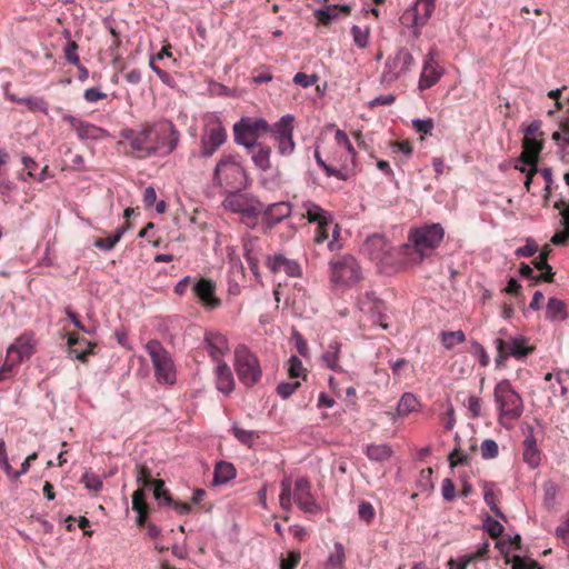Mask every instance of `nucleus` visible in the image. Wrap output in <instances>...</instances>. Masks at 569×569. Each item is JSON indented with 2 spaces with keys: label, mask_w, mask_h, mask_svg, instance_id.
I'll return each instance as SVG.
<instances>
[{
  "label": "nucleus",
  "mask_w": 569,
  "mask_h": 569,
  "mask_svg": "<svg viewBox=\"0 0 569 569\" xmlns=\"http://www.w3.org/2000/svg\"><path fill=\"white\" fill-rule=\"evenodd\" d=\"M143 124L153 147L154 156L166 157L176 150L180 140V132L171 120L161 118Z\"/></svg>",
  "instance_id": "nucleus-1"
},
{
  "label": "nucleus",
  "mask_w": 569,
  "mask_h": 569,
  "mask_svg": "<svg viewBox=\"0 0 569 569\" xmlns=\"http://www.w3.org/2000/svg\"><path fill=\"white\" fill-rule=\"evenodd\" d=\"M495 401L499 410V421L503 427H510L523 412V402L509 380L498 382L493 390Z\"/></svg>",
  "instance_id": "nucleus-2"
},
{
  "label": "nucleus",
  "mask_w": 569,
  "mask_h": 569,
  "mask_svg": "<svg viewBox=\"0 0 569 569\" xmlns=\"http://www.w3.org/2000/svg\"><path fill=\"white\" fill-rule=\"evenodd\" d=\"M445 237V229L440 223L423 224L411 229L408 241L420 259L430 257L440 246Z\"/></svg>",
  "instance_id": "nucleus-3"
},
{
  "label": "nucleus",
  "mask_w": 569,
  "mask_h": 569,
  "mask_svg": "<svg viewBox=\"0 0 569 569\" xmlns=\"http://www.w3.org/2000/svg\"><path fill=\"white\" fill-rule=\"evenodd\" d=\"M499 335L500 337L493 341L497 350V366L503 365L509 357L522 360L535 351V347L529 346L528 340L523 336H511L506 329H501Z\"/></svg>",
  "instance_id": "nucleus-4"
},
{
  "label": "nucleus",
  "mask_w": 569,
  "mask_h": 569,
  "mask_svg": "<svg viewBox=\"0 0 569 569\" xmlns=\"http://www.w3.org/2000/svg\"><path fill=\"white\" fill-rule=\"evenodd\" d=\"M329 279L335 286L351 287L361 279V268L349 253L335 256L329 261Z\"/></svg>",
  "instance_id": "nucleus-5"
},
{
  "label": "nucleus",
  "mask_w": 569,
  "mask_h": 569,
  "mask_svg": "<svg viewBox=\"0 0 569 569\" xmlns=\"http://www.w3.org/2000/svg\"><path fill=\"white\" fill-rule=\"evenodd\" d=\"M120 140L118 147L130 157L137 159H147L153 157L152 146L150 138L146 131L144 124H141L139 129H124L120 132Z\"/></svg>",
  "instance_id": "nucleus-6"
},
{
  "label": "nucleus",
  "mask_w": 569,
  "mask_h": 569,
  "mask_svg": "<svg viewBox=\"0 0 569 569\" xmlns=\"http://www.w3.org/2000/svg\"><path fill=\"white\" fill-rule=\"evenodd\" d=\"M234 369L239 380L247 387L258 383L262 376L257 356L246 345L234 349Z\"/></svg>",
  "instance_id": "nucleus-7"
},
{
  "label": "nucleus",
  "mask_w": 569,
  "mask_h": 569,
  "mask_svg": "<svg viewBox=\"0 0 569 569\" xmlns=\"http://www.w3.org/2000/svg\"><path fill=\"white\" fill-rule=\"evenodd\" d=\"M146 350L152 361L156 379L160 383L173 385L176 370L170 353L160 341L152 339L147 342Z\"/></svg>",
  "instance_id": "nucleus-8"
},
{
  "label": "nucleus",
  "mask_w": 569,
  "mask_h": 569,
  "mask_svg": "<svg viewBox=\"0 0 569 569\" xmlns=\"http://www.w3.org/2000/svg\"><path fill=\"white\" fill-rule=\"evenodd\" d=\"M213 179L220 186L239 189L244 186L246 172L234 157L224 156L216 166Z\"/></svg>",
  "instance_id": "nucleus-9"
},
{
  "label": "nucleus",
  "mask_w": 569,
  "mask_h": 569,
  "mask_svg": "<svg viewBox=\"0 0 569 569\" xmlns=\"http://www.w3.org/2000/svg\"><path fill=\"white\" fill-rule=\"evenodd\" d=\"M293 121L292 116H283L270 130L273 140L277 142L278 152L282 156H290L295 151Z\"/></svg>",
  "instance_id": "nucleus-10"
},
{
  "label": "nucleus",
  "mask_w": 569,
  "mask_h": 569,
  "mask_svg": "<svg viewBox=\"0 0 569 569\" xmlns=\"http://www.w3.org/2000/svg\"><path fill=\"white\" fill-rule=\"evenodd\" d=\"M415 64L412 54L405 48L399 49L390 56L385 64L383 78L386 81H393L406 74Z\"/></svg>",
  "instance_id": "nucleus-11"
},
{
  "label": "nucleus",
  "mask_w": 569,
  "mask_h": 569,
  "mask_svg": "<svg viewBox=\"0 0 569 569\" xmlns=\"http://www.w3.org/2000/svg\"><path fill=\"white\" fill-rule=\"evenodd\" d=\"M204 346L208 355L216 362H224L223 358L229 353L230 347L227 336L219 331H207L204 333Z\"/></svg>",
  "instance_id": "nucleus-12"
},
{
  "label": "nucleus",
  "mask_w": 569,
  "mask_h": 569,
  "mask_svg": "<svg viewBox=\"0 0 569 569\" xmlns=\"http://www.w3.org/2000/svg\"><path fill=\"white\" fill-rule=\"evenodd\" d=\"M293 500L305 512L315 513L319 510V506L311 493V483L307 478H299L296 480Z\"/></svg>",
  "instance_id": "nucleus-13"
},
{
  "label": "nucleus",
  "mask_w": 569,
  "mask_h": 569,
  "mask_svg": "<svg viewBox=\"0 0 569 569\" xmlns=\"http://www.w3.org/2000/svg\"><path fill=\"white\" fill-rule=\"evenodd\" d=\"M192 291L201 305L209 310L221 306V299L216 296V282L208 278H200L192 287Z\"/></svg>",
  "instance_id": "nucleus-14"
},
{
  "label": "nucleus",
  "mask_w": 569,
  "mask_h": 569,
  "mask_svg": "<svg viewBox=\"0 0 569 569\" xmlns=\"http://www.w3.org/2000/svg\"><path fill=\"white\" fill-rule=\"evenodd\" d=\"M365 251L371 260L389 263V257L391 252V244L382 234H372L365 242Z\"/></svg>",
  "instance_id": "nucleus-15"
},
{
  "label": "nucleus",
  "mask_w": 569,
  "mask_h": 569,
  "mask_svg": "<svg viewBox=\"0 0 569 569\" xmlns=\"http://www.w3.org/2000/svg\"><path fill=\"white\" fill-rule=\"evenodd\" d=\"M437 0H417L415 6L403 14L406 21H410L412 27L421 28L432 16Z\"/></svg>",
  "instance_id": "nucleus-16"
},
{
  "label": "nucleus",
  "mask_w": 569,
  "mask_h": 569,
  "mask_svg": "<svg viewBox=\"0 0 569 569\" xmlns=\"http://www.w3.org/2000/svg\"><path fill=\"white\" fill-rule=\"evenodd\" d=\"M68 355L86 363L89 356L94 355L97 348L96 342H91L86 338L79 337L76 332L68 333Z\"/></svg>",
  "instance_id": "nucleus-17"
},
{
  "label": "nucleus",
  "mask_w": 569,
  "mask_h": 569,
  "mask_svg": "<svg viewBox=\"0 0 569 569\" xmlns=\"http://www.w3.org/2000/svg\"><path fill=\"white\" fill-rule=\"evenodd\" d=\"M62 119L70 126L72 130L76 131L80 140H99L106 134V130H103L102 128L90 122L83 121L71 114H66Z\"/></svg>",
  "instance_id": "nucleus-18"
},
{
  "label": "nucleus",
  "mask_w": 569,
  "mask_h": 569,
  "mask_svg": "<svg viewBox=\"0 0 569 569\" xmlns=\"http://www.w3.org/2000/svg\"><path fill=\"white\" fill-rule=\"evenodd\" d=\"M243 256L249 269L257 280L260 279L259 258L261 254V241L258 237L246 236L242 239Z\"/></svg>",
  "instance_id": "nucleus-19"
},
{
  "label": "nucleus",
  "mask_w": 569,
  "mask_h": 569,
  "mask_svg": "<svg viewBox=\"0 0 569 569\" xmlns=\"http://www.w3.org/2000/svg\"><path fill=\"white\" fill-rule=\"evenodd\" d=\"M227 132L224 128L217 123L208 128L207 133L202 137V154L204 157L212 156L216 150L226 141Z\"/></svg>",
  "instance_id": "nucleus-20"
},
{
  "label": "nucleus",
  "mask_w": 569,
  "mask_h": 569,
  "mask_svg": "<svg viewBox=\"0 0 569 569\" xmlns=\"http://www.w3.org/2000/svg\"><path fill=\"white\" fill-rule=\"evenodd\" d=\"M266 264L272 273L284 272L290 277H298L301 274L300 264L296 260L288 259L280 253L268 256Z\"/></svg>",
  "instance_id": "nucleus-21"
},
{
  "label": "nucleus",
  "mask_w": 569,
  "mask_h": 569,
  "mask_svg": "<svg viewBox=\"0 0 569 569\" xmlns=\"http://www.w3.org/2000/svg\"><path fill=\"white\" fill-rule=\"evenodd\" d=\"M441 74L442 72L439 70L438 63L435 61L433 51H430L423 62L419 79V89L426 90L431 88L439 81Z\"/></svg>",
  "instance_id": "nucleus-22"
},
{
  "label": "nucleus",
  "mask_w": 569,
  "mask_h": 569,
  "mask_svg": "<svg viewBox=\"0 0 569 569\" xmlns=\"http://www.w3.org/2000/svg\"><path fill=\"white\" fill-rule=\"evenodd\" d=\"M224 209L230 210L234 213H241L249 219H254L257 211L249 204L244 196L240 193H230L226 197L222 202Z\"/></svg>",
  "instance_id": "nucleus-23"
},
{
  "label": "nucleus",
  "mask_w": 569,
  "mask_h": 569,
  "mask_svg": "<svg viewBox=\"0 0 569 569\" xmlns=\"http://www.w3.org/2000/svg\"><path fill=\"white\" fill-rule=\"evenodd\" d=\"M542 146L543 139L523 138L522 152L519 157V161L528 166H537Z\"/></svg>",
  "instance_id": "nucleus-24"
},
{
  "label": "nucleus",
  "mask_w": 569,
  "mask_h": 569,
  "mask_svg": "<svg viewBox=\"0 0 569 569\" xmlns=\"http://www.w3.org/2000/svg\"><path fill=\"white\" fill-rule=\"evenodd\" d=\"M216 386L224 395L234 389V379L230 367L226 362H219L216 367Z\"/></svg>",
  "instance_id": "nucleus-25"
},
{
  "label": "nucleus",
  "mask_w": 569,
  "mask_h": 569,
  "mask_svg": "<svg viewBox=\"0 0 569 569\" xmlns=\"http://www.w3.org/2000/svg\"><path fill=\"white\" fill-rule=\"evenodd\" d=\"M291 213V206L288 202H277L268 207L264 212V221L269 228H272Z\"/></svg>",
  "instance_id": "nucleus-26"
},
{
  "label": "nucleus",
  "mask_w": 569,
  "mask_h": 569,
  "mask_svg": "<svg viewBox=\"0 0 569 569\" xmlns=\"http://www.w3.org/2000/svg\"><path fill=\"white\" fill-rule=\"evenodd\" d=\"M301 217L310 223H320L325 220H331V213L312 201H305L301 204Z\"/></svg>",
  "instance_id": "nucleus-27"
},
{
  "label": "nucleus",
  "mask_w": 569,
  "mask_h": 569,
  "mask_svg": "<svg viewBox=\"0 0 569 569\" xmlns=\"http://www.w3.org/2000/svg\"><path fill=\"white\" fill-rule=\"evenodd\" d=\"M350 11H351V8L349 6L331 4V6H327L325 9L317 10L315 12V16L320 23L328 26L336 18H338L340 13L348 16V14H350Z\"/></svg>",
  "instance_id": "nucleus-28"
},
{
  "label": "nucleus",
  "mask_w": 569,
  "mask_h": 569,
  "mask_svg": "<svg viewBox=\"0 0 569 569\" xmlns=\"http://www.w3.org/2000/svg\"><path fill=\"white\" fill-rule=\"evenodd\" d=\"M523 461L529 465L531 468H536L539 466L541 460V452L537 447V442L532 433L528 436L523 442Z\"/></svg>",
  "instance_id": "nucleus-29"
},
{
  "label": "nucleus",
  "mask_w": 569,
  "mask_h": 569,
  "mask_svg": "<svg viewBox=\"0 0 569 569\" xmlns=\"http://www.w3.org/2000/svg\"><path fill=\"white\" fill-rule=\"evenodd\" d=\"M568 316L567 305L558 298H549L547 303L546 319L549 321L565 320Z\"/></svg>",
  "instance_id": "nucleus-30"
},
{
  "label": "nucleus",
  "mask_w": 569,
  "mask_h": 569,
  "mask_svg": "<svg viewBox=\"0 0 569 569\" xmlns=\"http://www.w3.org/2000/svg\"><path fill=\"white\" fill-rule=\"evenodd\" d=\"M339 353L340 343L338 341L330 342L321 357L322 362L327 368L333 371H342V368L339 365Z\"/></svg>",
  "instance_id": "nucleus-31"
},
{
  "label": "nucleus",
  "mask_w": 569,
  "mask_h": 569,
  "mask_svg": "<svg viewBox=\"0 0 569 569\" xmlns=\"http://www.w3.org/2000/svg\"><path fill=\"white\" fill-rule=\"evenodd\" d=\"M34 343V333L31 331H24L16 339L11 347H16V349L21 352L22 356H27V358H29L33 353Z\"/></svg>",
  "instance_id": "nucleus-32"
},
{
  "label": "nucleus",
  "mask_w": 569,
  "mask_h": 569,
  "mask_svg": "<svg viewBox=\"0 0 569 569\" xmlns=\"http://www.w3.org/2000/svg\"><path fill=\"white\" fill-rule=\"evenodd\" d=\"M239 123L247 132L259 137L262 132H270L271 128L264 119L242 118Z\"/></svg>",
  "instance_id": "nucleus-33"
},
{
  "label": "nucleus",
  "mask_w": 569,
  "mask_h": 569,
  "mask_svg": "<svg viewBox=\"0 0 569 569\" xmlns=\"http://www.w3.org/2000/svg\"><path fill=\"white\" fill-rule=\"evenodd\" d=\"M368 458L372 461L383 462L392 456V449L388 445H370L366 451Z\"/></svg>",
  "instance_id": "nucleus-34"
},
{
  "label": "nucleus",
  "mask_w": 569,
  "mask_h": 569,
  "mask_svg": "<svg viewBox=\"0 0 569 569\" xmlns=\"http://www.w3.org/2000/svg\"><path fill=\"white\" fill-rule=\"evenodd\" d=\"M126 229L127 227L122 226L116 230L114 234L104 238H98L93 243L94 247L103 251L112 250L122 238Z\"/></svg>",
  "instance_id": "nucleus-35"
},
{
  "label": "nucleus",
  "mask_w": 569,
  "mask_h": 569,
  "mask_svg": "<svg viewBox=\"0 0 569 569\" xmlns=\"http://www.w3.org/2000/svg\"><path fill=\"white\" fill-rule=\"evenodd\" d=\"M257 150H253L252 152V161L254 164L266 171L270 168V156H271V149L268 146H256Z\"/></svg>",
  "instance_id": "nucleus-36"
},
{
  "label": "nucleus",
  "mask_w": 569,
  "mask_h": 569,
  "mask_svg": "<svg viewBox=\"0 0 569 569\" xmlns=\"http://www.w3.org/2000/svg\"><path fill=\"white\" fill-rule=\"evenodd\" d=\"M233 132H234V139L239 144H242L246 148H256V146H258V143H257L258 137L254 136L252 132H247L241 127V123L237 122L233 126Z\"/></svg>",
  "instance_id": "nucleus-37"
},
{
  "label": "nucleus",
  "mask_w": 569,
  "mask_h": 569,
  "mask_svg": "<svg viewBox=\"0 0 569 569\" xmlns=\"http://www.w3.org/2000/svg\"><path fill=\"white\" fill-rule=\"evenodd\" d=\"M236 477V469L229 462H218L214 469V482L224 483Z\"/></svg>",
  "instance_id": "nucleus-38"
},
{
  "label": "nucleus",
  "mask_w": 569,
  "mask_h": 569,
  "mask_svg": "<svg viewBox=\"0 0 569 569\" xmlns=\"http://www.w3.org/2000/svg\"><path fill=\"white\" fill-rule=\"evenodd\" d=\"M292 483L290 478H286L281 481V492L279 496V502L283 510L290 511L292 508Z\"/></svg>",
  "instance_id": "nucleus-39"
},
{
  "label": "nucleus",
  "mask_w": 569,
  "mask_h": 569,
  "mask_svg": "<svg viewBox=\"0 0 569 569\" xmlns=\"http://www.w3.org/2000/svg\"><path fill=\"white\" fill-rule=\"evenodd\" d=\"M418 406V400L413 393L406 392L398 402L397 413L399 416H408L413 412Z\"/></svg>",
  "instance_id": "nucleus-40"
},
{
  "label": "nucleus",
  "mask_w": 569,
  "mask_h": 569,
  "mask_svg": "<svg viewBox=\"0 0 569 569\" xmlns=\"http://www.w3.org/2000/svg\"><path fill=\"white\" fill-rule=\"evenodd\" d=\"M440 341L446 349L450 350L455 346L465 342L466 335L461 330L442 331L440 333Z\"/></svg>",
  "instance_id": "nucleus-41"
},
{
  "label": "nucleus",
  "mask_w": 569,
  "mask_h": 569,
  "mask_svg": "<svg viewBox=\"0 0 569 569\" xmlns=\"http://www.w3.org/2000/svg\"><path fill=\"white\" fill-rule=\"evenodd\" d=\"M345 560V547L341 542H336L333 545V551L328 558V566L332 569H343Z\"/></svg>",
  "instance_id": "nucleus-42"
},
{
  "label": "nucleus",
  "mask_w": 569,
  "mask_h": 569,
  "mask_svg": "<svg viewBox=\"0 0 569 569\" xmlns=\"http://www.w3.org/2000/svg\"><path fill=\"white\" fill-rule=\"evenodd\" d=\"M18 102L24 104L30 111L43 113L48 112V103L43 98H22Z\"/></svg>",
  "instance_id": "nucleus-43"
},
{
  "label": "nucleus",
  "mask_w": 569,
  "mask_h": 569,
  "mask_svg": "<svg viewBox=\"0 0 569 569\" xmlns=\"http://www.w3.org/2000/svg\"><path fill=\"white\" fill-rule=\"evenodd\" d=\"M81 483L84 485V487L94 492V493H98L102 487H103V482L101 480V478L94 473H91V472H84L81 477Z\"/></svg>",
  "instance_id": "nucleus-44"
},
{
  "label": "nucleus",
  "mask_w": 569,
  "mask_h": 569,
  "mask_svg": "<svg viewBox=\"0 0 569 569\" xmlns=\"http://www.w3.org/2000/svg\"><path fill=\"white\" fill-rule=\"evenodd\" d=\"M137 482L140 488H149L156 480L152 479L151 470L147 466L137 465Z\"/></svg>",
  "instance_id": "nucleus-45"
},
{
  "label": "nucleus",
  "mask_w": 569,
  "mask_h": 569,
  "mask_svg": "<svg viewBox=\"0 0 569 569\" xmlns=\"http://www.w3.org/2000/svg\"><path fill=\"white\" fill-rule=\"evenodd\" d=\"M333 223V220H325L323 222L317 223L315 231L313 241L317 244H321L329 239V228Z\"/></svg>",
  "instance_id": "nucleus-46"
},
{
  "label": "nucleus",
  "mask_w": 569,
  "mask_h": 569,
  "mask_svg": "<svg viewBox=\"0 0 569 569\" xmlns=\"http://www.w3.org/2000/svg\"><path fill=\"white\" fill-rule=\"evenodd\" d=\"M301 560V553L299 550H291L287 557L280 558V569H296Z\"/></svg>",
  "instance_id": "nucleus-47"
},
{
  "label": "nucleus",
  "mask_w": 569,
  "mask_h": 569,
  "mask_svg": "<svg viewBox=\"0 0 569 569\" xmlns=\"http://www.w3.org/2000/svg\"><path fill=\"white\" fill-rule=\"evenodd\" d=\"M480 451L483 459H493L499 453V447L495 440L486 439L480 446Z\"/></svg>",
  "instance_id": "nucleus-48"
},
{
  "label": "nucleus",
  "mask_w": 569,
  "mask_h": 569,
  "mask_svg": "<svg viewBox=\"0 0 569 569\" xmlns=\"http://www.w3.org/2000/svg\"><path fill=\"white\" fill-rule=\"evenodd\" d=\"M335 139L339 146H341L346 149V151L348 152V157L350 158L351 162L353 163L356 151H355V148L352 147L347 133L342 130H337Z\"/></svg>",
  "instance_id": "nucleus-49"
},
{
  "label": "nucleus",
  "mask_w": 569,
  "mask_h": 569,
  "mask_svg": "<svg viewBox=\"0 0 569 569\" xmlns=\"http://www.w3.org/2000/svg\"><path fill=\"white\" fill-rule=\"evenodd\" d=\"M288 373L291 378L306 377V369L302 365V361L297 356L290 357Z\"/></svg>",
  "instance_id": "nucleus-50"
},
{
  "label": "nucleus",
  "mask_w": 569,
  "mask_h": 569,
  "mask_svg": "<svg viewBox=\"0 0 569 569\" xmlns=\"http://www.w3.org/2000/svg\"><path fill=\"white\" fill-rule=\"evenodd\" d=\"M21 162L26 170V174L21 173L20 178L23 181H28V178L32 179L34 177L36 170L38 168V163L33 160V158H31L30 156H27L24 153L21 156Z\"/></svg>",
  "instance_id": "nucleus-51"
},
{
  "label": "nucleus",
  "mask_w": 569,
  "mask_h": 569,
  "mask_svg": "<svg viewBox=\"0 0 569 569\" xmlns=\"http://www.w3.org/2000/svg\"><path fill=\"white\" fill-rule=\"evenodd\" d=\"M153 495L154 498L161 503V500L163 499V503L167 506H170L172 502V498L170 497L169 492L164 489V482L162 480H156L153 482Z\"/></svg>",
  "instance_id": "nucleus-52"
},
{
  "label": "nucleus",
  "mask_w": 569,
  "mask_h": 569,
  "mask_svg": "<svg viewBox=\"0 0 569 569\" xmlns=\"http://www.w3.org/2000/svg\"><path fill=\"white\" fill-rule=\"evenodd\" d=\"M359 518L369 525L376 515L375 508L368 501H361L358 509Z\"/></svg>",
  "instance_id": "nucleus-53"
},
{
  "label": "nucleus",
  "mask_w": 569,
  "mask_h": 569,
  "mask_svg": "<svg viewBox=\"0 0 569 569\" xmlns=\"http://www.w3.org/2000/svg\"><path fill=\"white\" fill-rule=\"evenodd\" d=\"M351 33H352L355 43L359 48H366L368 46V37H369L368 29H362L358 26H353L351 28Z\"/></svg>",
  "instance_id": "nucleus-54"
},
{
  "label": "nucleus",
  "mask_w": 569,
  "mask_h": 569,
  "mask_svg": "<svg viewBox=\"0 0 569 569\" xmlns=\"http://www.w3.org/2000/svg\"><path fill=\"white\" fill-rule=\"evenodd\" d=\"M485 529L493 539H498L503 532V526L498 520H495L490 517H488L485 521Z\"/></svg>",
  "instance_id": "nucleus-55"
},
{
  "label": "nucleus",
  "mask_w": 569,
  "mask_h": 569,
  "mask_svg": "<svg viewBox=\"0 0 569 569\" xmlns=\"http://www.w3.org/2000/svg\"><path fill=\"white\" fill-rule=\"evenodd\" d=\"M551 251L552 248L550 244H545L541 248L539 256L532 261L536 269L549 268L548 258Z\"/></svg>",
  "instance_id": "nucleus-56"
},
{
  "label": "nucleus",
  "mask_w": 569,
  "mask_h": 569,
  "mask_svg": "<svg viewBox=\"0 0 569 569\" xmlns=\"http://www.w3.org/2000/svg\"><path fill=\"white\" fill-rule=\"evenodd\" d=\"M132 509L134 511L149 510L146 502L144 489L139 488L132 495Z\"/></svg>",
  "instance_id": "nucleus-57"
},
{
  "label": "nucleus",
  "mask_w": 569,
  "mask_h": 569,
  "mask_svg": "<svg viewBox=\"0 0 569 569\" xmlns=\"http://www.w3.org/2000/svg\"><path fill=\"white\" fill-rule=\"evenodd\" d=\"M507 562H511L512 569H540L539 563L535 560L527 561L520 556H513L511 560L507 559Z\"/></svg>",
  "instance_id": "nucleus-58"
},
{
  "label": "nucleus",
  "mask_w": 569,
  "mask_h": 569,
  "mask_svg": "<svg viewBox=\"0 0 569 569\" xmlns=\"http://www.w3.org/2000/svg\"><path fill=\"white\" fill-rule=\"evenodd\" d=\"M552 139L558 143L569 146V120H565L560 123V131H556L552 134Z\"/></svg>",
  "instance_id": "nucleus-59"
},
{
  "label": "nucleus",
  "mask_w": 569,
  "mask_h": 569,
  "mask_svg": "<svg viewBox=\"0 0 569 569\" xmlns=\"http://www.w3.org/2000/svg\"><path fill=\"white\" fill-rule=\"evenodd\" d=\"M229 279H237L241 282L244 279V268L239 259H231L230 261Z\"/></svg>",
  "instance_id": "nucleus-60"
},
{
  "label": "nucleus",
  "mask_w": 569,
  "mask_h": 569,
  "mask_svg": "<svg viewBox=\"0 0 569 569\" xmlns=\"http://www.w3.org/2000/svg\"><path fill=\"white\" fill-rule=\"evenodd\" d=\"M233 436L242 443L251 446L253 439L256 438V433L250 430H244L239 427H233L232 429Z\"/></svg>",
  "instance_id": "nucleus-61"
},
{
  "label": "nucleus",
  "mask_w": 569,
  "mask_h": 569,
  "mask_svg": "<svg viewBox=\"0 0 569 569\" xmlns=\"http://www.w3.org/2000/svg\"><path fill=\"white\" fill-rule=\"evenodd\" d=\"M300 387V382L299 381H296V382H282V383H279L278 387H277V392L278 395L283 398V399H287L289 398L298 388Z\"/></svg>",
  "instance_id": "nucleus-62"
},
{
  "label": "nucleus",
  "mask_w": 569,
  "mask_h": 569,
  "mask_svg": "<svg viewBox=\"0 0 569 569\" xmlns=\"http://www.w3.org/2000/svg\"><path fill=\"white\" fill-rule=\"evenodd\" d=\"M448 461L451 468L459 465H465L468 461V456L463 453L459 448H455L448 456Z\"/></svg>",
  "instance_id": "nucleus-63"
},
{
  "label": "nucleus",
  "mask_w": 569,
  "mask_h": 569,
  "mask_svg": "<svg viewBox=\"0 0 569 569\" xmlns=\"http://www.w3.org/2000/svg\"><path fill=\"white\" fill-rule=\"evenodd\" d=\"M550 241L555 246H568L569 244V226H565L563 230L556 232L551 237Z\"/></svg>",
  "instance_id": "nucleus-64"
}]
</instances>
